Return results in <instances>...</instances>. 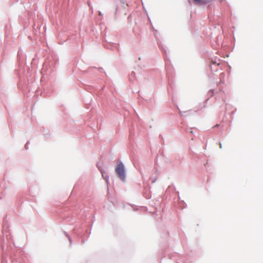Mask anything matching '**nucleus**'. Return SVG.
<instances>
[{"label":"nucleus","instance_id":"obj_3","mask_svg":"<svg viewBox=\"0 0 263 263\" xmlns=\"http://www.w3.org/2000/svg\"><path fill=\"white\" fill-rule=\"evenodd\" d=\"M219 145H220V148H222V146H221V143H220Z\"/></svg>","mask_w":263,"mask_h":263},{"label":"nucleus","instance_id":"obj_2","mask_svg":"<svg viewBox=\"0 0 263 263\" xmlns=\"http://www.w3.org/2000/svg\"><path fill=\"white\" fill-rule=\"evenodd\" d=\"M194 3L197 5H204L210 2V0H193Z\"/></svg>","mask_w":263,"mask_h":263},{"label":"nucleus","instance_id":"obj_1","mask_svg":"<svg viewBox=\"0 0 263 263\" xmlns=\"http://www.w3.org/2000/svg\"><path fill=\"white\" fill-rule=\"evenodd\" d=\"M116 172L119 177L122 180H124L125 178L124 167L122 163H119L116 168Z\"/></svg>","mask_w":263,"mask_h":263}]
</instances>
